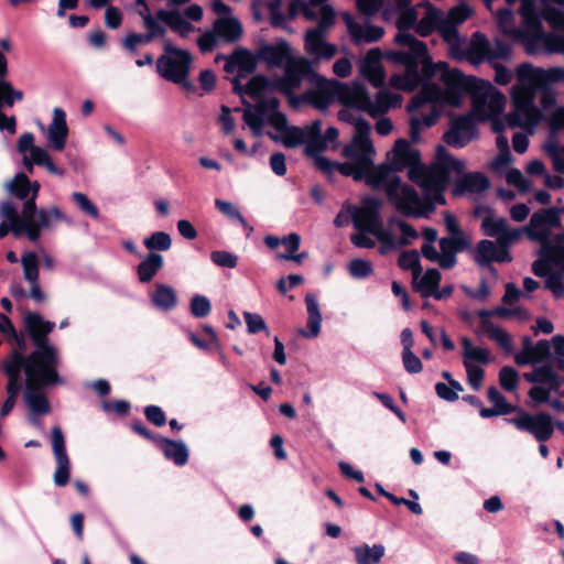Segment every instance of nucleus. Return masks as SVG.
<instances>
[{"mask_svg":"<svg viewBox=\"0 0 564 564\" xmlns=\"http://www.w3.org/2000/svg\"><path fill=\"white\" fill-rule=\"evenodd\" d=\"M464 171L465 162L453 158L443 145H440L434 163L430 166H414L408 171L409 178L422 188L423 195L400 181L389 186V200L403 216L427 218L437 205L446 203L443 193L448 185L451 173L463 174Z\"/></svg>","mask_w":564,"mask_h":564,"instance_id":"nucleus-1","label":"nucleus"},{"mask_svg":"<svg viewBox=\"0 0 564 564\" xmlns=\"http://www.w3.org/2000/svg\"><path fill=\"white\" fill-rule=\"evenodd\" d=\"M400 9L398 18L399 32L395 42L400 48L388 53V58L395 64L404 66V73L390 77L391 87L400 90L412 91L417 88L423 78L430 79L441 73L440 79L446 83H459L463 78L458 69H451L445 62L433 63L427 53L426 45L419 41L408 30L417 21V12L414 7L397 6Z\"/></svg>","mask_w":564,"mask_h":564,"instance_id":"nucleus-2","label":"nucleus"},{"mask_svg":"<svg viewBox=\"0 0 564 564\" xmlns=\"http://www.w3.org/2000/svg\"><path fill=\"white\" fill-rule=\"evenodd\" d=\"M516 76L517 83L510 91L512 110L506 120L511 128L532 132L542 120V110L555 104V94L549 86L564 80V68L544 69L524 63L517 67Z\"/></svg>","mask_w":564,"mask_h":564,"instance_id":"nucleus-3","label":"nucleus"},{"mask_svg":"<svg viewBox=\"0 0 564 564\" xmlns=\"http://www.w3.org/2000/svg\"><path fill=\"white\" fill-rule=\"evenodd\" d=\"M311 83L314 85L313 88L299 95V106L310 104L321 111L327 110L333 102L338 101L341 105L355 106L370 117H378L400 106L402 100L400 95L388 89H380L372 98L359 82L344 84L336 79H328L317 72L314 73Z\"/></svg>","mask_w":564,"mask_h":564,"instance_id":"nucleus-4","label":"nucleus"},{"mask_svg":"<svg viewBox=\"0 0 564 564\" xmlns=\"http://www.w3.org/2000/svg\"><path fill=\"white\" fill-rule=\"evenodd\" d=\"M24 323L35 345V350L29 356H24L18 350H13L11 354H18L23 365V372L29 379L53 381L56 379L59 358L57 349L48 343L47 335L54 329L55 324L32 312L25 315Z\"/></svg>","mask_w":564,"mask_h":564,"instance_id":"nucleus-5","label":"nucleus"},{"mask_svg":"<svg viewBox=\"0 0 564 564\" xmlns=\"http://www.w3.org/2000/svg\"><path fill=\"white\" fill-rule=\"evenodd\" d=\"M371 126L369 122H359L357 134L343 149V155L347 160L344 163L333 162L329 159H319L317 169L332 177L339 173L360 181L365 172L376 159V149L370 140Z\"/></svg>","mask_w":564,"mask_h":564,"instance_id":"nucleus-6","label":"nucleus"},{"mask_svg":"<svg viewBox=\"0 0 564 564\" xmlns=\"http://www.w3.org/2000/svg\"><path fill=\"white\" fill-rule=\"evenodd\" d=\"M510 44L496 39L492 42L488 37L476 32L465 46L457 61H467L470 64L478 66L485 62L489 63L495 69V80L499 85H508L512 79V73L509 68L500 64V61H508L511 58Z\"/></svg>","mask_w":564,"mask_h":564,"instance_id":"nucleus-7","label":"nucleus"},{"mask_svg":"<svg viewBox=\"0 0 564 564\" xmlns=\"http://www.w3.org/2000/svg\"><path fill=\"white\" fill-rule=\"evenodd\" d=\"M458 72L463 74L460 70ZM462 76L463 78L459 83H444L454 87L464 85L470 86L473 107L469 113L475 117L477 121H485L498 117L506 105L505 95L488 80Z\"/></svg>","mask_w":564,"mask_h":564,"instance_id":"nucleus-8","label":"nucleus"},{"mask_svg":"<svg viewBox=\"0 0 564 564\" xmlns=\"http://www.w3.org/2000/svg\"><path fill=\"white\" fill-rule=\"evenodd\" d=\"M336 12L333 7H324L322 9V18L317 25L310 28L304 34V51L310 57V62L318 64L329 62L338 53L335 44L327 41L329 31L335 24Z\"/></svg>","mask_w":564,"mask_h":564,"instance_id":"nucleus-9","label":"nucleus"},{"mask_svg":"<svg viewBox=\"0 0 564 564\" xmlns=\"http://www.w3.org/2000/svg\"><path fill=\"white\" fill-rule=\"evenodd\" d=\"M442 91L434 84H424L416 94L408 110L412 113L410 122V135L412 141L420 140V132L422 128H430L434 126L440 117V111L436 104L441 100Z\"/></svg>","mask_w":564,"mask_h":564,"instance_id":"nucleus-10","label":"nucleus"},{"mask_svg":"<svg viewBox=\"0 0 564 564\" xmlns=\"http://www.w3.org/2000/svg\"><path fill=\"white\" fill-rule=\"evenodd\" d=\"M421 7L425 9V13L417 23V33L426 36L434 30H438L448 45L449 55L455 59L459 58L467 43L460 39L454 23L445 21L443 11L434 8L429 1L421 3Z\"/></svg>","mask_w":564,"mask_h":564,"instance_id":"nucleus-11","label":"nucleus"},{"mask_svg":"<svg viewBox=\"0 0 564 564\" xmlns=\"http://www.w3.org/2000/svg\"><path fill=\"white\" fill-rule=\"evenodd\" d=\"M225 59V70L227 73H237V76L232 80L234 89L252 97L258 96L267 84L264 77L254 76L245 87L240 85V78L252 74L257 67V59L252 53L246 48H238L231 55L226 56Z\"/></svg>","mask_w":564,"mask_h":564,"instance_id":"nucleus-12","label":"nucleus"},{"mask_svg":"<svg viewBox=\"0 0 564 564\" xmlns=\"http://www.w3.org/2000/svg\"><path fill=\"white\" fill-rule=\"evenodd\" d=\"M283 69V75L274 78L270 86L273 90L285 95L291 105L299 106L300 99L295 91L300 89L304 79L311 82L316 70L313 68L308 57L301 55L291 59V63H288Z\"/></svg>","mask_w":564,"mask_h":564,"instance_id":"nucleus-13","label":"nucleus"},{"mask_svg":"<svg viewBox=\"0 0 564 564\" xmlns=\"http://www.w3.org/2000/svg\"><path fill=\"white\" fill-rule=\"evenodd\" d=\"M24 216L26 219L24 234L33 242L39 240L42 229H48L57 221H64L67 225H73V219L57 206L36 210V204L33 200H26L24 203Z\"/></svg>","mask_w":564,"mask_h":564,"instance_id":"nucleus-14","label":"nucleus"},{"mask_svg":"<svg viewBox=\"0 0 564 564\" xmlns=\"http://www.w3.org/2000/svg\"><path fill=\"white\" fill-rule=\"evenodd\" d=\"M192 55L188 51L177 48L170 42L164 45V54L156 62L158 73L166 80L186 84Z\"/></svg>","mask_w":564,"mask_h":564,"instance_id":"nucleus-15","label":"nucleus"},{"mask_svg":"<svg viewBox=\"0 0 564 564\" xmlns=\"http://www.w3.org/2000/svg\"><path fill=\"white\" fill-rule=\"evenodd\" d=\"M279 101L271 98L265 102H259L243 112V121L252 131V134L260 137L264 124L272 126L275 130L285 128L286 117L278 110Z\"/></svg>","mask_w":564,"mask_h":564,"instance_id":"nucleus-16","label":"nucleus"},{"mask_svg":"<svg viewBox=\"0 0 564 564\" xmlns=\"http://www.w3.org/2000/svg\"><path fill=\"white\" fill-rule=\"evenodd\" d=\"M469 246L467 237H443L440 239V249L437 251L435 246L422 245L421 252L423 257L432 262L438 263L443 269H452L457 262L456 254Z\"/></svg>","mask_w":564,"mask_h":564,"instance_id":"nucleus-17","label":"nucleus"},{"mask_svg":"<svg viewBox=\"0 0 564 564\" xmlns=\"http://www.w3.org/2000/svg\"><path fill=\"white\" fill-rule=\"evenodd\" d=\"M242 34V25L236 18H218L213 29L206 31L198 39V46L202 52L212 51L219 41L227 43L236 42Z\"/></svg>","mask_w":564,"mask_h":564,"instance_id":"nucleus-18","label":"nucleus"},{"mask_svg":"<svg viewBox=\"0 0 564 564\" xmlns=\"http://www.w3.org/2000/svg\"><path fill=\"white\" fill-rule=\"evenodd\" d=\"M8 73V63L6 56L0 52V131H7L10 134L17 132V119L14 116L3 113L4 106L12 107L17 101L23 99V91L15 89L10 82L3 79Z\"/></svg>","mask_w":564,"mask_h":564,"instance_id":"nucleus-19","label":"nucleus"},{"mask_svg":"<svg viewBox=\"0 0 564 564\" xmlns=\"http://www.w3.org/2000/svg\"><path fill=\"white\" fill-rule=\"evenodd\" d=\"M1 370L8 377V383L6 387L8 397L0 409L1 417H6L13 410L17 398L22 389V376L23 365L19 359L18 354H10L2 362Z\"/></svg>","mask_w":564,"mask_h":564,"instance_id":"nucleus-20","label":"nucleus"},{"mask_svg":"<svg viewBox=\"0 0 564 564\" xmlns=\"http://www.w3.org/2000/svg\"><path fill=\"white\" fill-rule=\"evenodd\" d=\"M62 382L58 373L56 372V379L53 381L44 382L42 380L37 379H29V377L25 375V392H24V402L30 411V422L39 426L40 422L37 420L39 416L48 414L51 411L50 403L47 401V398L45 394L40 391L39 387H45V386H52L55 383Z\"/></svg>","mask_w":564,"mask_h":564,"instance_id":"nucleus-21","label":"nucleus"},{"mask_svg":"<svg viewBox=\"0 0 564 564\" xmlns=\"http://www.w3.org/2000/svg\"><path fill=\"white\" fill-rule=\"evenodd\" d=\"M519 431L530 433L540 443L546 442L554 432L553 421L545 412L535 415L521 411L517 416L508 420Z\"/></svg>","mask_w":564,"mask_h":564,"instance_id":"nucleus-22","label":"nucleus"},{"mask_svg":"<svg viewBox=\"0 0 564 564\" xmlns=\"http://www.w3.org/2000/svg\"><path fill=\"white\" fill-rule=\"evenodd\" d=\"M52 451L56 462V470L53 476L55 486L64 487L69 482L70 460L66 452L65 437L58 425L52 427Z\"/></svg>","mask_w":564,"mask_h":564,"instance_id":"nucleus-23","label":"nucleus"},{"mask_svg":"<svg viewBox=\"0 0 564 564\" xmlns=\"http://www.w3.org/2000/svg\"><path fill=\"white\" fill-rule=\"evenodd\" d=\"M380 203L376 198H365L360 207L350 210L352 224L357 230L373 232L381 224Z\"/></svg>","mask_w":564,"mask_h":564,"instance_id":"nucleus-24","label":"nucleus"},{"mask_svg":"<svg viewBox=\"0 0 564 564\" xmlns=\"http://www.w3.org/2000/svg\"><path fill=\"white\" fill-rule=\"evenodd\" d=\"M476 121L470 113L454 118L449 130L444 134L445 142L458 149L464 148L476 138Z\"/></svg>","mask_w":564,"mask_h":564,"instance_id":"nucleus-25","label":"nucleus"},{"mask_svg":"<svg viewBox=\"0 0 564 564\" xmlns=\"http://www.w3.org/2000/svg\"><path fill=\"white\" fill-rule=\"evenodd\" d=\"M543 19L550 24L552 29L562 31L564 33L563 10L545 7L543 10ZM544 47L549 53L564 54V35L555 32L547 33L544 36Z\"/></svg>","mask_w":564,"mask_h":564,"instance_id":"nucleus-26","label":"nucleus"},{"mask_svg":"<svg viewBox=\"0 0 564 564\" xmlns=\"http://www.w3.org/2000/svg\"><path fill=\"white\" fill-rule=\"evenodd\" d=\"M420 160L421 155L419 150L413 148L405 139L395 141L391 155L389 156V162L392 164L394 172L403 171L406 167L410 171L414 166H425L421 164Z\"/></svg>","mask_w":564,"mask_h":564,"instance_id":"nucleus-27","label":"nucleus"},{"mask_svg":"<svg viewBox=\"0 0 564 564\" xmlns=\"http://www.w3.org/2000/svg\"><path fill=\"white\" fill-rule=\"evenodd\" d=\"M41 130L46 131L48 147L55 151L64 150L68 135V127L66 122V113L62 108L53 109V118L51 123L45 128L40 124Z\"/></svg>","mask_w":564,"mask_h":564,"instance_id":"nucleus-28","label":"nucleus"},{"mask_svg":"<svg viewBox=\"0 0 564 564\" xmlns=\"http://www.w3.org/2000/svg\"><path fill=\"white\" fill-rule=\"evenodd\" d=\"M258 58L272 67H284L299 55L293 53L289 42L281 40L275 44H264L258 51Z\"/></svg>","mask_w":564,"mask_h":564,"instance_id":"nucleus-29","label":"nucleus"},{"mask_svg":"<svg viewBox=\"0 0 564 564\" xmlns=\"http://www.w3.org/2000/svg\"><path fill=\"white\" fill-rule=\"evenodd\" d=\"M482 230L486 236L494 237L500 245H511L522 235V229H511L506 218L488 216L482 220Z\"/></svg>","mask_w":564,"mask_h":564,"instance_id":"nucleus-30","label":"nucleus"},{"mask_svg":"<svg viewBox=\"0 0 564 564\" xmlns=\"http://www.w3.org/2000/svg\"><path fill=\"white\" fill-rule=\"evenodd\" d=\"M343 19L352 42L356 44L377 42L384 34L381 26L368 23L360 24L349 13H344Z\"/></svg>","mask_w":564,"mask_h":564,"instance_id":"nucleus-31","label":"nucleus"},{"mask_svg":"<svg viewBox=\"0 0 564 564\" xmlns=\"http://www.w3.org/2000/svg\"><path fill=\"white\" fill-rule=\"evenodd\" d=\"M394 173L390 162L379 165H375L373 162L369 165L360 181L366 182L372 188H383L388 193L390 185L401 181Z\"/></svg>","mask_w":564,"mask_h":564,"instance_id":"nucleus-32","label":"nucleus"},{"mask_svg":"<svg viewBox=\"0 0 564 564\" xmlns=\"http://www.w3.org/2000/svg\"><path fill=\"white\" fill-rule=\"evenodd\" d=\"M380 57L381 51L377 47L371 48L367 52L360 64L361 75L376 88L382 87L386 80Z\"/></svg>","mask_w":564,"mask_h":564,"instance_id":"nucleus-33","label":"nucleus"},{"mask_svg":"<svg viewBox=\"0 0 564 564\" xmlns=\"http://www.w3.org/2000/svg\"><path fill=\"white\" fill-rule=\"evenodd\" d=\"M254 19L261 21L268 14L274 28H285V15L282 12V0H254L252 2Z\"/></svg>","mask_w":564,"mask_h":564,"instance_id":"nucleus-34","label":"nucleus"},{"mask_svg":"<svg viewBox=\"0 0 564 564\" xmlns=\"http://www.w3.org/2000/svg\"><path fill=\"white\" fill-rule=\"evenodd\" d=\"M305 305L307 312V329H299V334L304 338H316L322 328V312L318 303V299L313 293L305 295Z\"/></svg>","mask_w":564,"mask_h":564,"instance_id":"nucleus-35","label":"nucleus"},{"mask_svg":"<svg viewBox=\"0 0 564 564\" xmlns=\"http://www.w3.org/2000/svg\"><path fill=\"white\" fill-rule=\"evenodd\" d=\"M489 186L490 182L485 174L479 172L467 173L456 181L453 194L455 196L480 194L488 189Z\"/></svg>","mask_w":564,"mask_h":564,"instance_id":"nucleus-36","label":"nucleus"},{"mask_svg":"<svg viewBox=\"0 0 564 564\" xmlns=\"http://www.w3.org/2000/svg\"><path fill=\"white\" fill-rule=\"evenodd\" d=\"M155 444L163 452L164 457L177 466H184L188 460V447L183 441H173L163 436L155 438Z\"/></svg>","mask_w":564,"mask_h":564,"instance_id":"nucleus-37","label":"nucleus"},{"mask_svg":"<svg viewBox=\"0 0 564 564\" xmlns=\"http://www.w3.org/2000/svg\"><path fill=\"white\" fill-rule=\"evenodd\" d=\"M460 345L464 367L488 365L490 362V351L485 347L475 346L469 337H460Z\"/></svg>","mask_w":564,"mask_h":564,"instance_id":"nucleus-38","label":"nucleus"},{"mask_svg":"<svg viewBox=\"0 0 564 564\" xmlns=\"http://www.w3.org/2000/svg\"><path fill=\"white\" fill-rule=\"evenodd\" d=\"M164 267V258L158 252H150L137 267L138 280L141 283H149Z\"/></svg>","mask_w":564,"mask_h":564,"instance_id":"nucleus-39","label":"nucleus"},{"mask_svg":"<svg viewBox=\"0 0 564 564\" xmlns=\"http://www.w3.org/2000/svg\"><path fill=\"white\" fill-rule=\"evenodd\" d=\"M152 304L161 311H172L178 303L176 291L166 284L158 283L150 295Z\"/></svg>","mask_w":564,"mask_h":564,"instance_id":"nucleus-40","label":"nucleus"},{"mask_svg":"<svg viewBox=\"0 0 564 564\" xmlns=\"http://www.w3.org/2000/svg\"><path fill=\"white\" fill-rule=\"evenodd\" d=\"M156 15L162 23L169 25L183 37L187 36L194 30V26L176 10L162 9L156 12Z\"/></svg>","mask_w":564,"mask_h":564,"instance_id":"nucleus-41","label":"nucleus"},{"mask_svg":"<svg viewBox=\"0 0 564 564\" xmlns=\"http://www.w3.org/2000/svg\"><path fill=\"white\" fill-rule=\"evenodd\" d=\"M441 273L437 269H427L424 274L413 278V286L422 297H431L440 286Z\"/></svg>","mask_w":564,"mask_h":564,"instance_id":"nucleus-42","label":"nucleus"},{"mask_svg":"<svg viewBox=\"0 0 564 564\" xmlns=\"http://www.w3.org/2000/svg\"><path fill=\"white\" fill-rule=\"evenodd\" d=\"M0 215L6 221H9L11 225V231L15 237H20L24 234V226H26L24 208L22 209V215L19 216L14 204L7 200L0 205Z\"/></svg>","mask_w":564,"mask_h":564,"instance_id":"nucleus-43","label":"nucleus"},{"mask_svg":"<svg viewBox=\"0 0 564 564\" xmlns=\"http://www.w3.org/2000/svg\"><path fill=\"white\" fill-rule=\"evenodd\" d=\"M357 564H378L384 556L386 549L382 544H362L352 549Z\"/></svg>","mask_w":564,"mask_h":564,"instance_id":"nucleus-44","label":"nucleus"},{"mask_svg":"<svg viewBox=\"0 0 564 564\" xmlns=\"http://www.w3.org/2000/svg\"><path fill=\"white\" fill-rule=\"evenodd\" d=\"M393 227H383L381 223L379 228L373 232V237L380 242L379 252L381 254H387L391 251L400 249L399 238L394 237L392 234Z\"/></svg>","mask_w":564,"mask_h":564,"instance_id":"nucleus-45","label":"nucleus"},{"mask_svg":"<svg viewBox=\"0 0 564 564\" xmlns=\"http://www.w3.org/2000/svg\"><path fill=\"white\" fill-rule=\"evenodd\" d=\"M498 242L491 240H481L476 250L475 260L481 267H487L491 272H496L495 268L490 264L494 261Z\"/></svg>","mask_w":564,"mask_h":564,"instance_id":"nucleus-46","label":"nucleus"},{"mask_svg":"<svg viewBox=\"0 0 564 564\" xmlns=\"http://www.w3.org/2000/svg\"><path fill=\"white\" fill-rule=\"evenodd\" d=\"M30 159L33 164L44 166L51 174L63 176L65 174V171L54 164L52 161L48 152L41 148L35 147L30 152Z\"/></svg>","mask_w":564,"mask_h":564,"instance_id":"nucleus-47","label":"nucleus"},{"mask_svg":"<svg viewBox=\"0 0 564 564\" xmlns=\"http://www.w3.org/2000/svg\"><path fill=\"white\" fill-rule=\"evenodd\" d=\"M143 245L150 252L167 251L171 249L172 239L167 232L155 231L143 240Z\"/></svg>","mask_w":564,"mask_h":564,"instance_id":"nucleus-48","label":"nucleus"},{"mask_svg":"<svg viewBox=\"0 0 564 564\" xmlns=\"http://www.w3.org/2000/svg\"><path fill=\"white\" fill-rule=\"evenodd\" d=\"M10 191L19 199H26L31 193V182L24 173H18L14 178L7 184Z\"/></svg>","mask_w":564,"mask_h":564,"instance_id":"nucleus-49","label":"nucleus"},{"mask_svg":"<svg viewBox=\"0 0 564 564\" xmlns=\"http://www.w3.org/2000/svg\"><path fill=\"white\" fill-rule=\"evenodd\" d=\"M305 153L314 159L315 166L319 159H326L322 153L328 148L322 135L305 137Z\"/></svg>","mask_w":564,"mask_h":564,"instance_id":"nucleus-50","label":"nucleus"},{"mask_svg":"<svg viewBox=\"0 0 564 564\" xmlns=\"http://www.w3.org/2000/svg\"><path fill=\"white\" fill-rule=\"evenodd\" d=\"M388 225H390V227H397L401 231V237L398 240L400 242V248L410 245L419 237L414 227L397 217H391L388 220Z\"/></svg>","mask_w":564,"mask_h":564,"instance_id":"nucleus-51","label":"nucleus"},{"mask_svg":"<svg viewBox=\"0 0 564 564\" xmlns=\"http://www.w3.org/2000/svg\"><path fill=\"white\" fill-rule=\"evenodd\" d=\"M215 206L220 213L226 215L228 218L237 220L249 232L253 231V228L249 226L245 217L232 203L217 198L215 200Z\"/></svg>","mask_w":564,"mask_h":564,"instance_id":"nucleus-52","label":"nucleus"},{"mask_svg":"<svg viewBox=\"0 0 564 564\" xmlns=\"http://www.w3.org/2000/svg\"><path fill=\"white\" fill-rule=\"evenodd\" d=\"M488 332L485 334L492 340H495L507 354L512 352L513 343L511 335L501 328L500 326H490L488 325Z\"/></svg>","mask_w":564,"mask_h":564,"instance_id":"nucleus-53","label":"nucleus"},{"mask_svg":"<svg viewBox=\"0 0 564 564\" xmlns=\"http://www.w3.org/2000/svg\"><path fill=\"white\" fill-rule=\"evenodd\" d=\"M23 276L29 283L39 282L37 257L34 252H28L21 257Z\"/></svg>","mask_w":564,"mask_h":564,"instance_id":"nucleus-54","label":"nucleus"},{"mask_svg":"<svg viewBox=\"0 0 564 564\" xmlns=\"http://www.w3.org/2000/svg\"><path fill=\"white\" fill-rule=\"evenodd\" d=\"M523 230L531 240L542 245L546 243L551 237V228L542 221L533 224V215L530 218L529 225Z\"/></svg>","mask_w":564,"mask_h":564,"instance_id":"nucleus-55","label":"nucleus"},{"mask_svg":"<svg viewBox=\"0 0 564 564\" xmlns=\"http://www.w3.org/2000/svg\"><path fill=\"white\" fill-rule=\"evenodd\" d=\"M402 269L411 270L413 278H419L422 271L420 264V254L415 250L403 251L398 260Z\"/></svg>","mask_w":564,"mask_h":564,"instance_id":"nucleus-56","label":"nucleus"},{"mask_svg":"<svg viewBox=\"0 0 564 564\" xmlns=\"http://www.w3.org/2000/svg\"><path fill=\"white\" fill-rule=\"evenodd\" d=\"M278 131L283 133L282 142L288 148H296L305 141V131L297 127H288V122L284 129Z\"/></svg>","mask_w":564,"mask_h":564,"instance_id":"nucleus-57","label":"nucleus"},{"mask_svg":"<svg viewBox=\"0 0 564 564\" xmlns=\"http://www.w3.org/2000/svg\"><path fill=\"white\" fill-rule=\"evenodd\" d=\"M72 199L82 213L91 217L93 219L99 218V210L97 206L88 198L86 194L74 192L72 194Z\"/></svg>","mask_w":564,"mask_h":564,"instance_id":"nucleus-58","label":"nucleus"},{"mask_svg":"<svg viewBox=\"0 0 564 564\" xmlns=\"http://www.w3.org/2000/svg\"><path fill=\"white\" fill-rule=\"evenodd\" d=\"M499 383L502 389L513 392L519 386V373L512 367H502L499 371Z\"/></svg>","mask_w":564,"mask_h":564,"instance_id":"nucleus-59","label":"nucleus"},{"mask_svg":"<svg viewBox=\"0 0 564 564\" xmlns=\"http://www.w3.org/2000/svg\"><path fill=\"white\" fill-rule=\"evenodd\" d=\"M349 274L355 279H366L373 272L372 263L365 259H354L348 265Z\"/></svg>","mask_w":564,"mask_h":564,"instance_id":"nucleus-60","label":"nucleus"},{"mask_svg":"<svg viewBox=\"0 0 564 564\" xmlns=\"http://www.w3.org/2000/svg\"><path fill=\"white\" fill-rule=\"evenodd\" d=\"M189 307L192 315L197 318L206 317L212 311L210 301L200 294L192 297Z\"/></svg>","mask_w":564,"mask_h":564,"instance_id":"nucleus-61","label":"nucleus"},{"mask_svg":"<svg viewBox=\"0 0 564 564\" xmlns=\"http://www.w3.org/2000/svg\"><path fill=\"white\" fill-rule=\"evenodd\" d=\"M143 25L148 31V35H151V39L162 36L165 33L164 26L161 24V20H159L158 15L153 17L150 12V9H147V13H142Z\"/></svg>","mask_w":564,"mask_h":564,"instance_id":"nucleus-62","label":"nucleus"},{"mask_svg":"<svg viewBox=\"0 0 564 564\" xmlns=\"http://www.w3.org/2000/svg\"><path fill=\"white\" fill-rule=\"evenodd\" d=\"M243 319L247 325V332L249 334H257L259 332H265L269 334V328L263 317L258 313L243 312Z\"/></svg>","mask_w":564,"mask_h":564,"instance_id":"nucleus-63","label":"nucleus"},{"mask_svg":"<svg viewBox=\"0 0 564 564\" xmlns=\"http://www.w3.org/2000/svg\"><path fill=\"white\" fill-rule=\"evenodd\" d=\"M210 260L220 268L234 269L238 264V257L229 251L217 250L210 253Z\"/></svg>","mask_w":564,"mask_h":564,"instance_id":"nucleus-64","label":"nucleus"}]
</instances>
